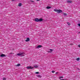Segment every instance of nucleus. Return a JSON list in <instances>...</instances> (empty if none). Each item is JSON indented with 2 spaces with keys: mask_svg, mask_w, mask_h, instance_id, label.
<instances>
[{
  "mask_svg": "<svg viewBox=\"0 0 80 80\" xmlns=\"http://www.w3.org/2000/svg\"><path fill=\"white\" fill-rule=\"evenodd\" d=\"M3 80H6V78H3Z\"/></svg>",
  "mask_w": 80,
  "mask_h": 80,
  "instance_id": "obj_20",
  "label": "nucleus"
},
{
  "mask_svg": "<svg viewBox=\"0 0 80 80\" xmlns=\"http://www.w3.org/2000/svg\"><path fill=\"white\" fill-rule=\"evenodd\" d=\"M17 55L20 56V57H23L24 56V53L23 52H22L21 53H19L17 54Z\"/></svg>",
  "mask_w": 80,
  "mask_h": 80,
  "instance_id": "obj_1",
  "label": "nucleus"
},
{
  "mask_svg": "<svg viewBox=\"0 0 80 80\" xmlns=\"http://www.w3.org/2000/svg\"><path fill=\"white\" fill-rule=\"evenodd\" d=\"M0 57H6V55H5L4 54H2L0 56Z\"/></svg>",
  "mask_w": 80,
  "mask_h": 80,
  "instance_id": "obj_5",
  "label": "nucleus"
},
{
  "mask_svg": "<svg viewBox=\"0 0 80 80\" xmlns=\"http://www.w3.org/2000/svg\"><path fill=\"white\" fill-rule=\"evenodd\" d=\"M50 51H53V49H50Z\"/></svg>",
  "mask_w": 80,
  "mask_h": 80,
  "instance_id": "obj_27",
  "label": "nucleus"
},
{
  "mask_svg": "<svg viewBox=\"0 0 80 80\" xmlns=\"http://www.w3.org/2000/svg\"><path fill=\"white\" fill-rule=\"evenodd\" d=\"M47 9H49L50 8H51V7H50L49 6H48L47 7Z\"/></svg>",
  "mask_w": 80,
  "mask_h": 80,
  "instance_id": "obj_14",
  "label": "nucleus"
},
{
  "mask_svg": "<svg viewBox=\"0 0 80 80\" xmlns=\"http://www.w3.org/2000/svg\"><path fill=\"white\" fill-rule=\"evenodd\" d=\"M62 11L60 9H59L57 13H62Z\"/></svg>",
  "mask_w": 80,
  "mask_h": 80,
  "instance_id": "obj_3",
  "label": "nucleus"
},
{
  "mask_svg": "<svg viewBox=\"0 0 80 80\" xmlns=\"http://www.w3.org/2000/svg\"><path fill=\"white\" fill-rule=\"evenodd\" d=\"M78 25L79 27H80V23L78 24Z\"/></svg>",
  "mask_w": 80,
  "mask_h": 80,
  "instance_id": "obj_26",
  "label": "nucleus"
},
{
  "mask_svg": "<svg viewBox=\"0 0 80 80\" xmlns=\"http://www.w3.org/2000/svg\"><path fill=\"white\" fill-rule=\"evenodd\" d=\"M59 79H60L61 78H63V76L59 77Z\"/></svg>",
  "mask_w": 80,
  "mask_h": 80,
  "instance_id": "obj_15",
  "label": "nucleus"
},
{
  "mask_svg": "<svg viewBox=\"0 0 80 80\" xmlns=\"http://www.w3.org/2000/svg\"><path fill=\"white\" fill-rule=\"evenodd\" d=\"M9 54H14V53H12V52L10 53H9Z\"/></svg>",
  "mask_w": 80,
  "mask_h": 80,
  "instance_id": "obj_24",
  "label": "nucleus"
},
{
  "mask_svg": "<svg viewBox=\"0 0 80 80\" xmlns=\"http://www.w3.org/2000/svg\"><path fill=\"white\" fill-rule=\"evenodd\" d=\"M37 77L38 78H41L42 77V76L39 75H37Z\"/></svg>",
  "mask_w": 80,
  "mask_h": 80,
  "instance_id": "obj_9",
  "label": "nucleus"
},
{
  "mask_svg": "<svg viewBox=\"0 0 80 80\" xmlns=\"http://www.w3.org/2000/svg\"><path fill=\"white\" fill-rule=\"evenodd\" d=\"M30 38H27V40H26L25 41L26 42H30Z\"/></svg>",
  "mask_w": 80,
  "mask_h": 80,
  "instance_id": "obj_4",
  "label": "nucleus"
},
{
  "mask_svg": "<svg viewBox=\"0 0 80 80\" xmlns=\"http://www.w3.org/2000/svg\"><path fill=\"white\" fill-rule=\"evenodd\" d=\"M78 47H80V45H78Z\"/></svg>",
  "mask_w": 80,
  "mask_h": 80,
  "instance_id": "obj_29",
  "label": "nucleus"
},
{
  "mask_svg": "<svg viewBox=\"0 0 80 80\" xmlns=\"http://www.w3.org/2000/svg\"><path fill=\"white\" fill-rule=\"evenodd\" d=\"M67 23L68 25H70V23L69 22H68Z\"/></svg>",
  "mask_w": 80,
  "mask_h": 80,
  "instance_id": "obj_18",
  "label": "nucleus"
},
{
  "mask_svg": "<svg viewBox=\"0 0 80 80\" xmlns=\"http://www.w3.org/2000/svg\"><path fill=\"white\" fill-rule=\"evenodd\" d=\"M30 2H34V1H31L30 0Z\"/></svg>",
  "mask_w": 80,
  "mask_h": 80,
  "instance_id": "obj_23",
  "label": "nucleus"
},
{
  "mask_svg": "<svg viewBox=\"0 0 80 80\" xmlns=\"http://www.w3.org/2000/svg\"><path fill=\"white\" fill-rule=\"evenodd\" d=\"M76 60H77V61H78V60H80V58H77Z\"/></svg>",
  "mask_w": 80,
  "mask_h": 80,
  "instance_id": "obj_16",
  "label": "nucleus"
},
{
  "mask_svg": "<svg viewBox=\"0 0 80 80\" xmlns=\"http://www.w3.org/2000/svg\"><path fill=\"white\" fill-rule=\"evenodd\" d=\"M63 14L64 15H67V14H66V13H64Z\"/></svg>",
  "mask_w": 80,
  "mask_h": 80,
  "instance_id": "obj_21",
  "label": "nucleus"
},
{
  "mask_svg": "<svg viewBox=\"0 0 80 80\" xmlns=\"http://www.w3.org/2000/svg\"><path fill=\"white\" fill-rule=\"evenodd\" d=\"M35 73L36 74H39V72H36Z\"/></svg>",
  "mask_w": 80,
  "mask_h": 80,
  "instance_id": "obj_19",
  "label": "nucleus"
},
{
  "mask_svg": "<svg viewBox=\"0 0 80 80\" xmlns=\"http://www.w3.org/2000/svg\"><path fill=\"white\" fill-rule=\"evenodd\" d=\"M43 21V19L42 18L39 19V22H42Z\"/></svg>",
  "mask_w": 80,
  "mask_h": 80,
  "instance_id": "obj_10",
  "label": "nucleus"
},
{
  "mask_svg": "<svg viewBox=\"0 0 80 80\" xmlns=\"http://www.w3.org/2000/svg\"><path fill=\"white\" fill-rule=\"evenodd\" d=\"M35 22H39V19L38 18H36L35 19Z\"/></svg>",
  "mask_w": 80,
  "mask_h": 80,
  "instance_id": "obj_8",
  "label": "nucleus"
},
{
  "mask_svg": "<svg viewBox=\"0 0 80 80\" xmlns=\"http://www.w3.org/2000/svg\"><path fill=\"white\" fill-rule=\"evenodd\" d=\"M21 64H18L17 65H16V67H19L20 66Z\"/></svg>",
  "mask_w": 80,
  "mask_h": 80,
  "instance_id": "obj_11",
  "label": "nucleus"
},
{
  "mask_svg": "<svg viewBox=\"0 0 80 80\" xmlns=\"http://www.w3.org/2000/svg\"><path fill=\"white\" fill-rule=\"evenodd\" d=\"M40 0H37V1H39Z\"/></svg>",
  "mask_w": 80,
  "mask_h": 80,
  "instance_id": "obj_31",
  "label": "nucleus"
},
{
  "mask_svg": "<svg viewBox=\"0 0 80 80\" xmlns=\"http://www.w3.org/2000/svg\"><path fill=\"white\" fill-rule=\"evenodd\" d=\"M54 72H55L54 71H52V73H54Z\"/></svg>",
  "mask_w": 80,
  "mask_h": 80,
  "instance_id": "obj_25",
  "label": "nucleus"
},
{
  "mask_svg": "<svg viewBox=\"0 0 80 80\" xmlns=\"http://www.w3.org/2000/svg\"><path fill=\"white\" fill-rule=\"evenodd\" d=\"M38 66H37V65H35L34 66L35 68H37Z\"/></svg>",
  "mask_w": 80,
  "mask_h": 80,
  "instance_id": "obj_12",
  "label": "nucleus"
},
{
  "mask_svg": "<svg viewBox=\"0 0 80 80\" xmlns=\"http://www.w3.org/2000/svg\"><path fill=\"white\" fill-rule=\"evenodd\" d=\"M33 67H32V66H28L26 68L28 69H32L33 68Z\"/></svg>",
  "mask_w": 80,
  "mask_h": 80,
  "instance_id": "obj_2",
  "label": "nucleus"
},
{
  "mask_svg": "<svg viewBox=\"0 0 80 80\" xmlns=\"http://www.w3.org/2000/svg\"><path fill=\"white\" fill-rule=\"evenodd\" d=\"M41 47H42V46L41 45H38L37 47V48H41Z\"/></svg>",
  "mask_w": 80,
  "mask_h": 80,
  "instance_id": "obj_7",
  "label": "nucleus"
},
{
  "mask_svg": "<svg viewBox=\"0 0 80 80\" xmlns=\"http://www.w3.org/2000/svg\"><path fill=\"white\" fill-rule=\"evenodd\" d=\"M12 2H13L14 1H15V0H12Z\"/></svg>",
  "mask_w": 80,
  "mask_h": 80,
  "instance_id": "obj_28",
  "label": "nucleus"
},
{
  "mask_svg": "<svg viewBox=\"0 0 80 80\" xmlns=\"http://www.w3.org/2000/svg\"><path fill=\"white\" fill-rule=\"evenodd\" d=\"M18 6H19V7H21V6H22V3H19Z\"/></svg>",
  "mask_w": 80,
  "mask_h": 80,
  "instance_id": "obj_13",
  "label": "nucleus"
},
{
  "mask_svg": "<svg viewBox=\"0 0 80 80\" xmlns=\"http://www.w3.org/2000/svg\"><path fill=\"white\" fill-rule=\"evenodd\" d=\"M48 52H49V53H51L52 52V51H48Z\"/></svg>",
  "mask_w": 80,
  "mask_h": 80,
  "instance_id": "obj_22",
  "label": "nucleus"
},
{
  "mask_svg": "<svg viewBox=\"0 0 80 80\" xmlns=\"http://www.w3.org/2000/svg\"><path fill=\"white\" fill-rule=\"evenodd\" d=\"M58 10L57 9H55L54 10L55 12H58Z\"/></svg>",
  "mask_w": 80,
  "mask_h": 80,
  "instance_id": "obj_17",
  "label": "nucleus"
},
{
  "mask_svg": "<svg viewBox=\"0 0 80 80\" xmlns=\"http://www.w3.org/2000/svg\"><path fill=\"white\" fill-rule=\"evenodd\" d=\"M67 2L68 3H72V1H71V0H68V1H67Z\"/></svg>",
  "mask_w": 80,
  "mask_h": 80,
  "instance_id": "obj_6",
  "label": "nucleus"
},
{
  "mask_svg": "<svg viewBox=\"0 0 80 80\" xmlns=\"http://www.w3.org/2000/svg\"><path fill=\"white\" fill-rule=\"evenodd\" d=\"M58 72H56V74H58Z\"/></svg>",
  "mask_w": 80,
  "mask_h": 80,
  "instance_id": "obj_30",
  "label": "nucleus"
}]
</instances>
